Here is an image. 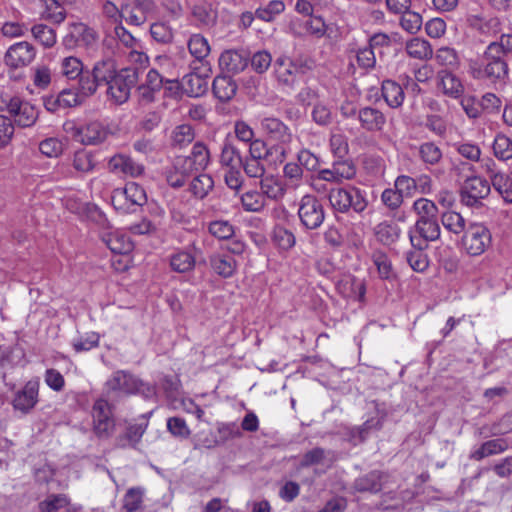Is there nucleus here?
Wrapping results in <instances>:
<instances>
[{
	"label": "nucleus",
	"mask_w": 512,
	"mask_h": 512,
	"mask_svg": "<svg viewBox=\"0 0 512 512\" xmlns=\"http://www.w3.org/2000/svg\"><path fill=\"white\" fill-rule=\"evenodd\" d=\"M473 76L493 84L505 85L509 79V66L506 57L490 43L481 57L479 67L473 70Z\"/></svg>",
	"instance_id": "nucleus-1"
},
{
	"label": "nucleus",
	"mask_w": 512,
	"mask_h": 512,
	"mask_svg": "<svg viewBox=\"0 0 512 512\" xmlns=\"http://www.w3.org/2000/svg\"><path fill=\"white\" fill-rule=\"evenodd\" d=\"M117 392L125 395L141 394L145 398H151L155 394L151 385L144 383L125 370L115 371L104 384V395L106 397Z\"/></svg>",
	"instance_id": "nucleus-2"
},
{
	"label": "nucleus",
	"mask_w": 512,
	"mask_h": 512,
	"mask_svg": "<svg viewBox=\"0 0 512 512\" xmlns=\"http://www.w3.org/2000/svg\"><path fill=\"white\" fill-rule=\"evenodd\" d=\"M116 60L107 57L95 62L91 70L86 69L80 80V92L84 96H92L99 86H106L118 72Z\"/></svg>",
	"instance_id": "nucleus-3"
},
{
	"label": "nucleus",
	"mask_w": 512,
	"mask_h": 512,
	"mask_svg": "<svg viewBox=\"0 0 512 512\" xmlns=\"http://www.w3.org/2000/svg\"><path fill=\"white\" fill-rule=\"evenodd\" d=\"M140 69L126 67L119 69L113 79L106 85L107 95L116 103L123 104L128 101L131 89L139 80Z\"/></svg>",
	"instance_id": "nucleus-4"
},
{
	"label": "nucleus",
	"mask_w": 512,
	"mask_h": 512,
	"mask_svg": "<svg viewBox=\"0 0 512 512\" xmlns=\"http://www.w3.org/2000/svg\"><path fill=\"white\" fill-rule=\"evenodd\" d=\"M298 216L301 225L308 230L321 226L325 219V210L322 202L314 195H304L299 203Z\"/></svg>",
	"instance_id": "nucleus-5"
},
{
	"label": "nucleus",
	"mask_w": 512,
	"mask_h": 512,
	"mask_svg": "<svg viewBox=\"0 0 512 512\" xmlns=\"http://www.w3.org/2000/svg\"><path fill=\"white\" fill-rule=\"evenodd\" d=\"M2 106L0 110H7L14 121L21 127L32 126L38 118L37 109L27 101H23L19 97H10L9 99H1Z\"/></svg>",
	"instance_id": "nucleus-6"
},
{
	"label": "nucleus",
	"mask_w": 512,
	"mask_h": 512,
	"mask_svg": "<svg viewBox=\"0 0 512 512\" xmlns=\"http://www.w3.org/2000/svg\"><path fill=\"white\" fill-rule=\"evenodd\" d=\"M462 242L468 254L478 256L491 244V233L483 224H470L465 230Z\"/></svg>",
	"instance_id": "nucleus-7"
},
{
	"label": "nucleus",
	"mask_w": 512,
	"mask_h": 512,
	"mask_svg": "<svg viewBox=\"0 0 512 512\" xmlns=\"http://www.w3.org/2000/svg\"><path fill=\"white\" fill-rule=\"evenodd\" d=\"M490 193V184L478 176L468 177L460 189L461 202L469 207H479L481 200Z\"/></svg>",
	"instance_id": "nucleus-8"
},
{
	"label": "nucleus",
	"mask_w": 512,
	"mask_h": 512,
	"mask_svg": "<svg viewBox=\"0 0 512 512\" xmlns=\"http://www.w3.org/2000/svg\"><path fill=\"white\" fill-rule=\"evenodd\" d=\"M156 9L154 0H131L121 5V17L129 25L142 26Z\"/></svg>",
	"instance_id": "nucleus-9"
},
{
	"label": "nucleus",
	"mask_w": 512,
	"mask_h": 512,
	"mask_svg": "<svg viewBox=\"0 0 512 512\" xmlns=\"http://www.w3.org/2000/svg\"><path fill=\"white\" fill-rule=\"evenodd\" d=\"M94 432L99 437H108L114 427L112 405L105 398H99L92 407Z\"/></svg>",
	"instance_id": "nucleus-10"
},
{
	"label": "nucleus",
	"mask_w": 512,
	"mask_h": 512,
	"mask_svg": "<svg viewBox=\"0 0 512 512\" xmlns=\"http://www.w3.org/2000/svg\"><path fill=\"white\" fill-rule=\"evenodd\" d=\"M409 240L413 248L427 249L428 243L439 239L440 225L438 220L429 222H415L409 230Z\"/></svg>",
	"instance_id": "nucleus-11"
},
{
	"label": "nucleus",
	"mask_w": 512,
	"mask_h": 512,
	"mask_svg": "<svg viewBox=\"0 0 512 512\" xmlns=\"http://www.w3.org/2000/svg\"><path fill=\"white\" fill-rule=\"evenodd\" d=\"M128 200L130 206H143L147 203V196L144 188L136 182L126 183L122 191H116L112 196V204L116 210L122 211L123 213H129L133 210L130 207L125 208L121 202L122 200Z\"/></svg>",
	"instance_id": "nucleus-12"
},
{
	"label": "nucleus",
	"mask_w": 512,
	"mask_h": 512,
	"mask_svg": "<svg viewBox=\"0 0 512 512\" xmlns=\"http://www.w3.org/2000/svg\"><path fill=\"white\" fill-rule=\"evenodd\" d=\"M35 48L29 42L23 41L9 47L5 54L7 66L17 69L25 67L35 58Z\"/></svg>",
	"instance_id": "nucleus-13"
},
{
	"label": "nucleus",
	"mask_w": 512,
	"mask_h": 512,
	"mask_svg": "<svg viewBox=\"0 0 512 512\" xmlns=\"http://www.w3.org/2000/svg\"><path fill=\"white\" fill-rule=\"evenodd\" d=\"M195 173L190 162L183 159V156H177L173 166L166 171V181L173 188H181Z\"/></svg>",
	"instance_id": "nucleus-14"
},
{
	"label": "nucleus",
	"mask_w": 512,
	"mask_h": 512,
	"mask_svg": "<svg viewBox=\"0 0 512 512\" xmlns=\"http://www.w3.org/2000/svg\"><path fill=\"white\" fill-rule=\"evenodd\" d=\"M388 480V474L380 470H372L356 478L353 482V489L360 493H379Z\"/></svg>",
	"instance_id": "nucleus-15"
},
{
	"label": "nucleus",
	"mask_w": 512,
	"mask_h": 512,
	"mask_svg": "<svg viewBox=\"0 0 512 512\" xmlns=\"http://www.w3.org/2000/svg\"><path fill=\"white\" fill-rule=\"evenodd\" d=\"M248 65V58L237 50H226L219 57V67L223 74H238Z\"/></svg>",
	"instance_id": "nucleus-16"
},
{
	"label": "nucleus",
	"mask_w": 512,
	"mask_h": 512,
	"mask_svg": "<svg viewBox=\"0 0 512 512\" xmlns=\"http://www.w3.org/2000/svg\"><path fill=\"white\" fill-rule=\"evenodd\" d=\"M38 388V382L28 381L24 388L16 394L13 400L14 408L24 413L31 410L38 401Z\"/></svg>",
	"instance_id": "nucleus-17"
},
{
	"label": "nucleus",
	"mask_w": 512,
	"mask_h": 512,
	"mask_svg": "<svg viewBox=\"0 0 512 512\" xmlns=\"http://www.w3.org/2000/svg\"><path fill=\"white\" fill-rule=\"evenodd\" d=\"M357 115L361 127L368 132H379L383 129L386 123V117L384 114L373 107L361 108Z\"/></svg>",
	"instance_id": "nucleus-18"
},
{
	"label": "nucleus",
	"mask_w": 512,
	"mask_h": 512,
	"mask_svg": "<svg viewBox=\"0 0 512 512\" xmlns=\"http://www.w3.org/2000/svg\"><path fill=\"white\" fill-rule=\"evenodd\" d=\"M76 136L85 145H97L105 141L108 132L99 122H90L85 126L76 128Z\"/></svg>",
	"instance_id": "nucleus-19"
},
{
	"label": "nucleus",
	"mask_w": 512,
	"mask_h": 512,
	"mask_svg": "<svg viewBox=\"0 0 512 512\" xmlns=\"http://www.w3.org/2000/svg\"><path fill=\"white\" fill-rule=\"evenodd\" d=\"M337 289L346 298H352L359 302L364 301L366 287L363 280L353 276H346L338 281Z\"/></svg>",
	"instance_id": "nucleus-20"
},
{
	"label": "nucleus",
	"mask_w": 512,
	"mask_h": 512,
	"mask_svg": "<svg viewBox=\"0 0 512 512\" xmlns=\"http://www.w3.org/2000/svg\"><path fill=\"white\" fill-rule=\"evenodd\" d=\"M212 90L219 101L228 102L235 96L237 84L230 75L221 74L214 78Z\"/></svg>",
	"instance_id": "nucleus-21"
},
{
	"label": "nucleus",
	"mask_w": 512,
	"mask_h": 512,
	"mask_svg": "<svg viewBox=\"0 0 512 512\" xmlns=\"http://www.w3.org/2000/svg\"><path fill=\"white\" fill-rule=\"evenodd\" d=\"M438 85L443 93L452 98L460 97L464 92V87L460 79L447 69H442L437 73Z\"/></svg>",
	"instance_id": "nucleus-22"
},
{
	"label": "nucleus",
	"mask_w": 512,
	"mask_h": 512,
	"mask_svg": "<svg viewBox=\"0 0 512 512\" xmlns=\"http://www.w3.org/2000/svg\"><path fill=\"white\" fill-rule=\"evenodd\" d=\"M373 234L379 243L390 246L399 239L401 228L393 221H383L375 225Z\"/></svg>",
	"instance_id": "nucleus-23"
},
{
	"label": "nucleus",
	"mask_w": 512,
	"mask_h": 512,
	"mask_svg": "<svg viewBox=\"0 0 512 512\" xmlns=\"http://www.w3.org/2000/svg\"><path fill=\"white\" fill-rule=\"evenodd\" d=\"M109 169L112 172L138 176L143 173V166L135 163L129 156L118 154L109 160Z\"/></svg>",
	"instance_id": "nucleus-24"
},
{
	"label": "nucleus",
	"mask_w": 512,
	"mask_h": 512,
	"mask_svg": "<svg viewBox=\"0 0 512 512\" xmlns=\"http://www.w3.org/2000/svg\"><path fill=\"white\" fill-rule=\"evenodd\" d=\"M274 73L277 80L287 86L294 84L297 73L294 72L292 59L286 55H280L274 61Z\"/></svg>",
	"instance_id": "nucleus-25"
},
{
	"label": "nucleus",
	"mask_w": 512,
	"mask_h": 512,
	"mask_svg": "<svg viewBox=\"0 0 512 512\" xmlns=\"http://www.w3.org/2000/svg\"><path fill=\"white\" fill-rule=\"evenodd\" d=\"M209 262L213 271L223 278L231 277L237 266L234 257L228 254H213L210 256Z\"/></svg>",
	"instance_id": "nucleus-26"
},
{
	"label": "nucleus",
	"mask_w": 512,
	"mask_h": 512,
	"mask_svg": "<svg viewBox=\"0 0 512 512\" xmlns=\"http://www.w3.org/2000/svg\"><path fill=\"white\" fill-rule=\"evenodd\" d=\"M182 90L183 93L189 97H200L204 95L208 88L206 78H203L197 73H190L182 79Z\"/></svg>",
	"instance_id": "nucleus-27"
},
{
	"label": "nucleus",
	"mask_w": 512,
	"mask_h": 512,
	"mask_svg": "<svg viewBox=\"0 0 512 512\" xmlns=\"http://www.w3.org/2000/svg\"><path fill=\"white\" fill-rule=\"evenodd\" d=\"M384 417L370 418L361 426L354 427L350 430L349 436L354 444L363 443L372 431H379L383 426Z\"/></svg>",
	"instance_id": "nucleus-28"
},
{
	"label": "nucleus",
	"mask_w": 512,
	"mask_h": 512,
	"mask_svg": "<svg viewBox=\"0 0 512 512\" xmlns=\"http://www.w3.org/2000/svg\"><path fill=\"white\" fill-rule=\"evenodd\" d=\"M417 215L416 222H429L438 220V207L436 204L426 198L417 199L412 206Z\"/></svg>",
	"instance_id": "nucleus-29"
},
{
	"label": "nucleus",
	"mask_w": 512,
	"mask_h": 512,
	"mask_svg": "<svg viewBox=\"0 0 512 512\" xmlns=\"http://www.w3.org/2000/svg\"><path fill=\"white\" fill-rule=\"evenodd\" d=\"M382 96L391 108H398L404 100V91L402 87L392 80H385L382 83Z\"/></svg>",
	"instance_id": "nucleus-30"
},
{
	"label": "nucleus",
	"mask_w": 512,
	"mask_h": 512,
	"mask_svg": "<svg viewBox=\"0 0 512 512\" xmlns=\"http://www.w3.org/2000/svg\"><path fill=\"white\" fill-rule=\"evenodd\" d=\"M263 130L272 138L280 142H287L290 140V133L288 127L279 119L265 118L262 123Z\"/></svg>",
	"instance_id": "nucleus-31"
},
{
	"label": "nucleus",
	"mask_w": 512,
	"mask_h": 512,
	"mask_svg": "<svg viewBox=\"0 0 512 512\" xmlns=\"http://www.w3.org/2000/svg\"><path fill=\"white\" fill-rule=\"evenodd\" d=\"M187 162H190L191 167L199 172L204 170L209 163V150L202 142H196L193 145L192 152L189 156H183Z\"/></svg>",
	"instance_id": "nucleus-32"
},
{
	"label": "nucleus",
	"mask_w": 512,
	"mask_h": 512,
	"mask_svg": "<svg viewBox=\"0 0 512 512\" xmlns=\"http://www.w3.org/2000/svg\"><path fill=\"white\" fill-rule=\"evenodd\" d=\"M147 424H134L126 428L124 434L116 438V445L120 448L135 447L146 430Z\"/></svg>",
	"instance_id": "nucleus-33"
},
{
	"label": "nucleus",
	"mask_w": 512,
	"mask_h": 512,
	"mask_svg": "<svg viewBox=\"0 0 512 512\" xmlns=\"http://www.w3.org/2000/svg\"><path fill=\"white\" fill-rule=\"evenodd\" d=\"M407 54L415 59H429L433 55L430 43L421 38H413L406 43Z\"/></svg>",
	"instance_id": "nucleus-34"
},
{
	"label": "nucleus",
	"mask_w": 512,
	"mask_h": 512,
	"mask_svg": "<svg viewBox=\"0 0 512 512\" xmlns=\"http://www.w3.org/2000/svg\"><path fill=\"white\" fill-rule=\"evenodd\" d=\"M508 448L507 442L504 439H493L484 442L479 449L474 451L471 457L477 461L485 457L504 452Z\"/></svg>",
	"instance_id": "nucleus-35"
},
{
	"label": "nucleus",
	"mask_w": 512,
	"mask_h": 512,
	"mask_svg": "<svg viewBox=\"0 0 512 512\" xmlns=\"http://www.w3.org/2000/svg\"><path fill=\"white\" fill-rule=\"evenodd\" d=\"M372 261L377 267L381 279L390 280L396 277L392 263L385 252L382 250H374L372 253Z\"/></svg>",
	"instance_id": "nucleus-36"
},
{
	"label": "nucleus",
	"mask_w": 512,
	"mask_h": 512,
	"mask_svg": "<svg viewBox=\"0 0 512 512\" xmlns=\"http://www.w3.org/2000/svg\"><path fill=\"white\" fill-rule=\"evenodd\" d=\"M107 247L115 254H127L132 248V242L122 234L109 233L103 238Z\"/></svg>",
	"instance_id": "nucleus-37"
},
{
	"label": "nucleus",
	"mask_w": 512,
	"mask_h": 512,
	"mask_svg": "<svg viewBox=\"0 0 512 512\" xmlns=\"http://www.w3.org/2000/svg\"><path fill=\"white\" fill-rule=\"evenodd\" d=\"M261 194L269 199L277 200L284 196L285 189L273 176H266L260 180Z\"/></svg>",
	"instance_id": "nucleus-38"
},
{
	"label": "nucleus",
	"mask_w": 512,
	"mask_h": 512,
	"mask_svg": "<svg viewBox=\"0 0 512 512\" xmlns=\"http://www.w3.org/2000/svg\"><path fill=\"white\" fill-rule=\"evenodd\" d=\"M272 241L281 250H289L296 243L295 235L287 228L277 225L272 231Z\"/></svg>",
	"instance_id": "nucleus-39"
},
{
	"label": "nucleus",
	"mask_w": 512,
	"mask_h": 512,
	"mask_svg": "<svg viewBox=\"0 0 512 512\" xmlns=\"http://www.w3.org/2000/svg\"><path fill=\"white\" fill-rule=\"evenodd\" d=\"M243 158L239 150L230 142H225L220 155V163L228 169L240 168Z\"/></svg>",
	"instance_id": "nucleus-40"
},
{
	"label": "nucleus",
	"mask_w": 512,
	"mask_h": 512,
	"mask_svg": "<svg viewBox=\"0 0 512 512\" xmlns=\"http://www.w3.org/2000/svg\"><path fill=\"white\" fill-rule=\"evenodd\" d=\"M170 266L175 272L186 273L194 268L195 258L187 251H180L171 256Z\"/></svg>",
	"instance_id": "nucleus-41"
},
{
	"label": "nucleus",
	"mask_w": 512,
	"mask_h": 512,
	"mask_svg": "<svg viewBox=\"0 0 512 512\" xmlns=\"http://www.w3.org/2000/svg\"><path fill=\"white\" fill-rule=\"evenodd\" d=\"M86 69L83 63L76 57H66L62 61V73L68 79H78V86L80 87V80L84 76Z\"/></svg>",
	"instance_id": "nucleus-42"
},
{
	"label": "nucleus",
	"mask_w": 512,
	"mask_h": 512,
	"mask_svg": "<svg viewBox=\"0 0 512 512\" xmlns=\"http://www.w3.org/2000/svg\"><path fill=\"white\" fill-rule=\"evenodd\" d=\"M418 155L427 165H436L442 159V151L434 142L422 143L418 148Z\"/></svg>",
	"instance_id": "nucleus-43"
},
{
	"label": "nucleus",
	"mask_w": 512,
	"mask_h": 512,
	"mask_svg": "<svg viewBox=\"0 0 512 512\" xmlns=\"http://www.w3.org/2000/svg\"><path fill=\"white\" fill-rule=\"evenodd\" d=\"M491 182L504 201L512 203V178L502 173H496L491 177Z\"/></svg>",
	"instance_id": "nucleus-44"
},
{
	"label": "nucleus",
	"mask_w": 512,
	"mask_h": 512,
	"mask_svg": "<svg viewBox=\"0 0 512 512\" xmlns=\"http://www.w3.org/2000/svg\"><path fill=\"white\" fill-rule=\"evenodd\" d=\"M214 181L208 174H199L194 176L190 183V191L194 196L203 199L213 188Z\"/></svg>",
	"instance_id": "nucleus-45"
},
{
	"label": "nucleus",
	"mask_w": 512,
	"mask_h": 512,
	"mask_svg": "<svg viewBox=\"0 0 512 512\" xmlns=\"http://www.w3.org/2000/svg\"><path fill=\"white\" fill-rule=\"evenodd\" d=\"M348 197H351L349 194V186L346 188H337L332 189L329 192V202L334 210L347 213L348 212Z\"/></svg>",
	"instance_id": "nucleus-46"
},
{
	"label": "nucleus",
	"mask_w": 512,
	"mask_h": 512,
	"mask_svg": "<svg viewBox=\"0 0 512 512\" xmlns=\"http://www.w3.org/2000/svg\"><path fill=\"white\" fill-rule=\"evenodd\" d=\"M31 32L33 37L46 48H50L56 43V33L54 29L45 24L34 25Z\"/></svg>",
	"instance_id": "nucleus-47"
},
{
	"label": "nucleus",
	"mask_w": 512,
	"mask_h": 512,
	"mask_svg": "<svg viewBox=\"0 0 512 512\" xmlns=\"http://www.w3.org/2000/svg\"><path fill=\"white\" fill-rule=\"evenodd\" d=\"M70 504L65 494H51L39 503L40 512H58Z\"/></svg>",
	"instance_id": "nucleus-48"
},
{
	"label": "nucleus",
	"mask_w": 512,
	"mask_h": 512,
	"mask_svg": "<svg viewBox=\"0 0 512 512\" xmlns=\"http://www.w3.org/2000/svg\"><path fill=\"white\" fill-rule=\"evenodd\" d=\"M188 49L198 60L204 59L210 52L208 41L200 34H194L190 37Z\"/></svg>",
	"instance_id": "nucleus-49"
},
{
	"label": "nucleus",
	"mask_w": 512,
	"mask_h": 512,
	"mask_svg": "<svg viewBox=\"0 0 512 512\" xmlns=\"http://www.w3.org/2000/svg\"><path fill=\"white\" fill-rule=\"evenodd\" d=\"M194 129L189 124L177 126L172 133V144L178 147H184L194 140Z\"/></svg>",
	"instance_id": "nucleus-50"
},
{
	"label": "nucleus",
	"mask_w": 512,
	"mask_h": 512,
	"mask_svg": "<svg viewBox=\"0 0 512 512\" xmlns=\"http://www.w3.org/2000/svg\"><path fill=\"white\" fill-rule=\"evenodd\" d=\"M241 203L245 211L259 212L265 206V197L257 191H248L241 197Z\"/></svg>",
	"instance_id": "nucleus-51"
},
{
	"label": "nucleus",
	"mask_w": 512,
	"mask_h": 512,
	"mask_svg": "<svg viewBox=\"0 0 512 512\" xmlns=\"http://www.w3.org/2000/svg\"><path fill=\"white\" fill-rule=\"evenodd\" d=\"M441 223L445 229L455 234H459L465 229L464 218L459 213L453 211L444 212L441 215Z\"/></svg>",
	"instance_id": "nucleus-52"
},
{
	"label": "nucleus",
	"mask_w": 512,
	"mask_h": 512,
	"mask_svg": "<svg viewBox=\"0 0 512 512\" xmlns=\"http://www.w3.org/2000/svg\"><path fill=\"white\" fill-rule=\"evenodd\" d=\"M426 249L414 248V250L407 252L406 259L409 266L416 272H424L429 266V259Z\"/></svg>",
	"instance_id": "nucleus-53"
},
{
	"label": "nucleus",
	"mask_w": 512,
	"mask_h": 512,
	"mask_svg": "<svg viewBox=\"0 0 512 512\" xmlns=\"http://www.w3.org/2000/svg\"><path fill=\"white\" fill-rule=\"evenodd\" d=\"M96 161L92 152L79 150L74 154L73 167L83 173L90 172L94 169Z\"/></svg>",
	"instance_id": "nucleus-54"
},
{
	"label": "nucleus",
	"mask_w": 512,
	"mask_h": 512,
	"mask_svg": "<svg viewBox=\"0 0 512 512\" xmlns=\"http://www.w3.org/2000/svg\"><path fill=\"white\" fill-rule=\"evenodd\" d=\"M493 151L497 158L508 160L512 158V141L504 134H498L493 143Z\"/></svg>",
	"instance_id": "nucleus-55"
},
{
	"label": "nucleus",
	"mask_w": 512,
	"mask_h": 512,
	"mask_svg": "<svg viewBox=\"0 0 512 512\" xmlns=\"http://www.w3.org/2000/svg\"><path fill=\"white\" fill-rule=\"evenodd\" d=\"M285 9V4L281 0H272L266 6L260 7L256 10L255 15L257 18L270 22L274 17Z\"/></svg>",
	"instance_id": "nucleus-56"
},
{
	"label": "nucleus",
	"mask_w": 512,
	"mask_h": 512,
	"mask_svg": "<svg viewBox=\"0 0 512 512\" xmlns=\"http://www.w3.org/2000/svg\"><path fill=\"white\" fill-rule=\"evenodd\" d=\"M400 25L405 31L415 34L422 26V17L419 13L408 10L402 14Z\"/></svg>",
	"instance_id": "nucleus-57"
},
{
	"label": "nucleus",
	"mask_w": 512,
	"mask_h": 512,
	"mask_svg": "<svg viewBox=\"0 0 512 512\" xmlns=\"http://www.w3.org/2000/svg\"><path fill=\"white\" fill-rule=\"evenodd\" d=\"M209 232L220 240H226L234 235V227L228 221L217 220L209 224Z\"/></svg>",
	"instance_id": "nucleus-58"
},
{
	"label": "nucleus",
	"mask_w": 512,
	"mask_h": 512,
	"mask_svg": "<svg viewBox=\"0 0 512 512\" xmlns=\"http://www.w3.org/2000/svg\"><path fill=\"white\" fill-rule=\"evenodd\" d=\"M349 194L351 197H348V211L352 209L356 213H362L368 205L364 194L354 186H349Z\"/></svg>",
	"instance_id": "nucleus-59"
},
{
	"label": "nucleus",
	"mask_w": 512,
	"mask_h": 512,
	"mask_svg": "<svg viewBox=\"0 0 512 512\" xmlns=\"http://www.w3.org/2000/svg\"><path fill=\"white\" fill-rule=\"evenodd\" d=\"M85 31V24L72 23L69 26L68 33L63 38V44L66 48L72 49L81 45V33Z\"/></svg>",
	"instance_id": "nucleus-60"
},
{
	"label": "nucleus",
	"mask_w": 512,
	"mask_h": 512,
	"mask_svg": "<svg viewBox=\"0 0 512 512\" xmlns=\"http://www.w3.org/2000/svg\"><path fill=\"white\" fill-rule=\"evenodd\" d=\"M245 174L251 178H263L265 173L264 165L259 159L246 157L241 163Z\"/></svg>",
	"instance_id": "nucleus-61"
},
{
	"label": "nucleus",
	"mask_w": 512,
	"mask_h": 512,
	"mask_svg": "<svg viewBox=\"0 0 512 512\" xmlns=\"http://www.w3.org/2000/svg\"><path fill=\"white\" fill-rule=\"evenodd\" d=\"M150 34L152 38L162 44H167L172 41L173 34L171 28L165 23H154L150 27Z\"/></svg>",
	"instance_id": "nucleus-62"
},
{
	"label": "nucleus",
	"mask_w": 512,
	"mask_h": 512,
	"mask_svg": "<svg viewBox=\"0 0 512 512\" xmlns=\"http://www.w3.org/2000/svg\"><path fill=\"white\" fill-rule=\"evenodd\" d=\"M39 150L47 157H58L63 152V144L57 138H47L40 142Z\"/></svg>",
	"instance_id": "nucleus-63"
},
{
	"label": "nucleus",
	"mask_w": 512,
	"mask_h": 512,
	"mask_svg": "<svg viewBox=\"0 0 512 512\" xmlns=\"http://www.w3.org/2000/svg\"><path fill=\"white\" fill-rule=\"evenodd\" d=\"M272 57L267 51H258L251 58L252 68L259 74L264 73L271 66Z\"/></svg>",
	"instance_id": "nucleus-64"
}]
</instances>
